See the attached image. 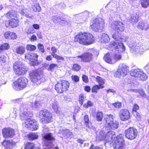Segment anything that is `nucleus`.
I'll list each match as a JSON object with an SVG mask.
<instances>
[{
	"label": "nucleus",
	"mask_w": 149,
	"mask_h": 149,
	"mask_svg": "<svg viewBox=\"0 0 149 149\" xmlns=\"http://www.w3.org/2000/svg\"><path fill=\"white\" fill-rule=\"evenodd\" d=\"M112 37L115 40L113 43V48L115 49V52H116V53L117 52L118 54H116L113 56H112L111 54L108 53L103 58V59L106 62L111 64L114 63L120 59L121 56L119 53L125 50V47L123 44L119 40H121V38L116 34L113 35Z\"/></svg>",
	"instance_id": "1"
},
{
	"label": "nucleus",
	"mask_w": 149,
	"mask_h": 149,
	"mask_svg": "<svg viewBox=\"0 0 149 149\" xmlns=\"http://www.w3.org/2000/svg\"><path fill=\"white\" fill-rule=\"evenodd\" d=\"M28 107V105L25 104H22L20 106V118L22 120H25V122L23 123V125L28 130H37L38 127V124L31 120V117L33 114L31 112L28 111L29 109Z\"/></svg>",
	"instance_id": "2"
},
{
	"label": "nucleus",
	"mask_w": 149,
	"mask_h": 149,
	"mask_svg": "<svg viewBox=\"0 0 149 149\" xmlns=\"http://www.w3.org/2000/svg\"><path fill=\"white\" fill-rule=\"evenodd\" d=\"M75 41L80 44L87 45L93 43L94 41L93 35L86 33H81L77 35L75 38Z\"/></svg>",
	"instance_id": "3"
},
{
	"label": "nucleus",
	"mask_w": 149,
	"mask_h": 149,
	"mask_svg": "<svg viewBox=\"0 0 149 149\" xmlns=\"http://www.w3.org/2000/svg\"><path fill=\"white\" fill-rule=\"evenodd\" d=\"M105 26L104 20L100 18L94 19L91 23L90 28L93 31L96 32H101Z\"/></svg>",
	"instance_id": "4"
},
{
	"label": "nucleus",
	"mask_w": 149,
	"mask_h": 149,
	"mask_svg": "<svg viewBox=\"0 0 149 149\" xmlns=\"http://www.w3.org/2000/svg\"><path fill=\"white\" fill-rule=\"evenodd\" d=\"M130 51L135 54H142L145 50L148 49V47H145L141 42H135L133 45H130Z\"/></svg>",
	"instance_id": "5"
},
{
	"label": "nucleus",
	"mask_w": 149,
	"mask_h": 149,
	"mask_svg": "<svg viewBox=\"0 0 149 149\" xmlns=\"http://www.w3.org/2000/svg\"><path fill=\"white\" fill-rule=\"evenodd\" d=\"M113 115L111 114L107 115L105 116L106 128L107 130L109 129L115 130L118 127V122L116 121L113 122Z\"/></svg>",
	"instance_id": "6"
},
{
	"label": "nucleus",
	"mask_w": 149,
	"mask_h": 149,
	"mask_svg": "<svg viewBox=\"0 0 149 149\" xmlns=\"http://www.w3.org/2000/svg\"><path fill=\"white\" fill-rule=\"evenodd\" d=\"M28 82V80L26 78L21 77L13 83V88L17 91L22 90L26 87Z\"/></svg>",
	"instance_id": "7"
},
{
	"label": "nucleus",
	"mask_w": 149,
	"mask_h": 149,
	"mask_svg": "<svg viewBox=\"0 0 149 149\" xmlns=\"http://www.w3.org/2000/svg\"><path fill=\"white\" fill-rule=\"evenodd\" d=\"M13 69L15 74L18 75H23L26 74L28 68L20 62H15L13 64Z\"/></svg>",
	"instance_id": "8"
},
{
	"label": "nucleus",
	"mask_w": 149,
	"mask_h": 149,
	"mask_svg": "<svg viewBox=\"0 0 149 149\" xmlns=\"http://www.w3.org/2000/svg\"><path fill=\"white\" fill-rule=\"evenodd\" d=\"M39 117L40 118V121L43 124L49 123L52 120V117L51 113L46 109L42 110L40 112Z\"/></svg>",
	"instance_id": "9"
},
{
	"label": "nucleus",
	"mask_w": 149,
	"mask_h": 149,
	"mask_svg": "<svg viewBox=\"0 0 149 149\" xmlns=\"http://www.w3.org/2000/svg\"><path fill=\"white\" fill-rule=\"evenodd\" d=\"M69 85V82L67 81H60L55 85V89L58 93H61L68 90Z\"/></svg>",
	"instance_id": "10"
},
{
	"label": "nucleus",
	"mask_w": 149,
	"mask_h": 149,
	"mask_svg": "<svg viewBox=\"0 0 149 149\" xmlns=\"http://www.w3.org/2000/svg\"><path fill=\"white\" fill-rule=\"evenodd\" d=\"M130 74L131 76L137 77L139 80H146L147 78L146 74L141 70L138 68L132 70Z\"/></svg>",
	"instance_id": "11"
},
{
	"label": "nucleus",
	"mask_w": 149,
	"mask_h": 149,
	"mask_svg": "<svg viewBox=\"0 0 149 149\" xmlns=\"http://www.w3.org/2000/svg\"><path fill=\"white\" fill-rule=\"evenodd\" d=\"M89 16V12L87 11L83 13L74 15L73 19L78 21L81 23H83L86 22L87 20L88 17Z\"/></svg>",
	"instance_id": "12"
},
{
	"label": "nucleus",
	"mask_w": 149,
	"mask_h": 149,
	"mask_svg": "<svg viewBox=\"0 0 149 149\" xmlns=\"http://www.w3.org/2000/svg\"><path fill=\"white\" fill-rule=\"evenodd\" d=\"M111 29L118 33L120 31H123L125 29V24L122 22L119 21H114L111 24Z\"/></svg>",
	"instance_id": "13"
},
{
	"label": "nucleus",
	"mask_w": 149,
	"mask_h": 149,
	"mask_svg": "<svg viewBox=\"0 0 149 149\" xmlns=\"http://www.w3.org/2000/svg\"><path fill=\"white\" fill-rule=\"evenodd\" d=\"M137 130L132 127H130L125 131V136L128 139L132 140L136 138L137 134Z\"/></svg>",
	"instance_id": "14"
},
{
	"label": "nucleus",
	"mask_w": 149,
	"mask_h": 149,
	"mask_svg": "<svg viewBox=\"0 0 149 149\" xmlns=\"http://www.w3.org/2000/svg\"><path fill=\"white\" fill-rule=\"evenodd\" d=\"M31 81L36 83L37 84H40V81L42 75L38 73L37 70H33L30 74Z\"/></svg>",
	"instance_id": "15"
},
{
	"label": "nucleus",
	"mask_w": 149,
	"mask_h": 149,
	"mask_svg": "<svg viewBox=\"0 0 149 149\" xmlns=\"http://www.w3.org/2000/svg\"><path fill=\"white\" fill-rule=\"evenodd\" d=\"M128 71V66L124 64H121L119 65L116 74L118 77L121 76L124 77L127 74Z\"/></svg>",
	"instance_id": "16"
},
{
	"label": "nucleus",
	"mask_w": 149,
	"mask_h": 149,
	"mask_svg": "<svg viewBox=\"0 0 149 149\" xmlns=\"http://www.w3.org/2000/svg\"><path fill=\"white\" fill-rule=\"evenodd\" d=\"M123 136V135L122 134H120L116 136L115 141L113 144L114 148L116 149H123V143L124 141Z\"/></svg>",
	"instance_id": "17"
},
{
	"label": "nucleus",
	"mask_w": 149,
	"mask_h": 149,
	"mask_svg": "<svg viewBox=\"0 0 149 149\" xmlns=\"http://www.w3.org/2000/svg\"><path fill=\"white\" fill-rule=\"evenodd\" d=\"M43 138L46 141V143L45 144L48 148H50L52 147V143L51 141L55 140L53 134L52 133H48L46 134L43 136Z\"/></svg>",
	"instance_id": "18"
},
{
	"label": "nucleus",
	"mask_w": 149,
	"mask_h": 149,
	"mask_svg": "<svg viewBox=\"0 0 149 149\" xmlns=\"http://www.w3.org/2000/svg\"><path fill=\"white\" fill-rule=\"evenodd\" d=\"M3 137L5 138L12 137L14 135V130L10 128H4L2 131Z\"/></svg>",
	"instance_id": "19"
},
{
	"label": "nucleus",
	"mask_w": 149,
	"mask_h": 149,
	"mask_svg": "<svg viewBox=\"0 0 149 149\" xmlns=\"http://www.w3.org/2000/svg\"><path fill=\"white\" fill-rule=\"evenodd\" d=\"M119 114L120 118L123 121H126L130 118V113L126 109H123L120 110Z\"/></svg>",
	"instance_id": "20"
},
{
	"label": "nucleus",
	"mask_w": 149,
	"mask_h": 149,
	"mask_svg": "<svg viewBox=\"0 0 149 149\" xmlns=\"http://www.w3.org/2000/svg\"><path fill=\"white\" fill-rule=\"evenodd\" d=\"M93 55L89 52H87L84 53L82 55L77 56V58L81 59V61L85 62H89L93 59Z\"/></svg>",
	"instance_id": "21"
},
{
	"label": "nucleus",
	"mask_w": 149,
	"mask_h": 149,
	"mask_svg": "<svg viewBox=\"0 0 149 149\" xmlns=\"http://www.w3.org/2000/svg\"><path fill=\"white\" fill-rule=\"evenodd\" d=\"M2 144L4 146L5 149H13L15 146L16 143L12 140H5L2 142Z\"/></svg>",
	"instance_id": "22"
},
{
	"label": "nucleus",
	"mask_w": 149,
	"mask_h": 149,
	"mask_svg": "<svg viewBox=\"0 0 149 149\" xmlns=\"http://www.w3.org/2000/svg\"><path fill=\"white\" fill-rule=\"evenodd\" d=\"M116 136L115 132L113 131H109L105 135V142H113L115 139Z\"/></svg>",
	"instance_id": "23"
},
{
	"label": "nucleus",
	"mask_w": 149,
	"mask_h": 149,
	"mask_svg": "<svg viewBox=\"0 0 149 149\" xmlns=\"http://www.w3.org/2000/svg\"><path fill=\"white\" fill-rule=\"evenodd\" d=\"M149 28L148 22L146 20H142L139 22L137 25V28L141 30L146 31Z\"/></svg>",
	"instance_id": "24"
},
{
	"label": "nucleus",
	"mask_w": 149,
	"mask_h": 149,
	"mask_svg": "<svg viewBox=\"0 0 149 149\" xmlns=\"http://www.w3.org/2000/svg\"><path fill=\"white\" fill-rule=\"evenodd\" d=\"M25 58L27 59H29L31 62L32 63V65L34 66L36 65V62L37 60L38 55L35 54H27L25 56Z\"/></svg>",
	"instance_id": "25"
},
{
	"label": "nucleus",
	"mask_w": 149,
	"mask_h": 149,
	"mask_svg": "<svg viewBox=\"0 0 149 149\" xmlns=\"http://www.w3.org/2000/svg\"><path fill=\"white\" fill-rule=\"evenodd\" d=\"M59 133H62L65 138H71L73 136V134L69 130L63 129L60 130Z\"/></svg>",
	"instance_id": "26"
},
{
	"label": "nucleus",
	"mask_w": 149,
	"mask_h": 149,
	"mask_svg": "<svg viewBox=\"0 0 149 149\" xmlns=\"http://www.w3.org/2000/svg\"><path fill=\"white\" fill-rule=\"evenodd\" d=\"M18 21L15 19L12 18L11 19L7 22L6 23V26H10L12 28H14L17 27L18 25Z\"/></svg>",
	"instance_id": "27"
},
{
	"label": "nucleus",
	"mask_w": 149,
	"mask_h": 149,
	"mask_svg": "<svg viewBox=\"0 0 149 149\" xmlns=\"http://www.w3.org/2000/svg\"><path fill=\"white\" fill-rule=\"evenodd\" d=\"M105 135L103 131H100L97 133L96 140L99 141H104L105 142Z\"/></svg>",
	"instance_id": "28"
},
{
	"label": "nucleus",
	"mask_w": 149,
	"mask_h": 149,
	"mask_svg": "<svg viewBox=\"0 0 149 149\" xmlns=\"http://www.w3.org/2000/svg\"><path fill=\"white\" fill-rule=\"evenodd\" d=\"M19 12L22 15L25 16L26 17L33 18V16L29 15L28 14L27 11V10L25 9L24 7L20 6L19 7Z\"/></svg>",
	"instance_id": "29"
},
{
	"label": "nucleus",
	"mask_w": 149,
	"mask_h": 149,
	"mask_svg": "<svg viewBox=\"0 0 149 149\" xmlns=\"http://www.w3.org/2000/svg\"><path fill=\"white\" fill-rule=\"evenodd\" d=\"M50 105L54 110L57 113H58V102L54 100H52L50 102Z\"/></svg>",
	"instance_id": "30"
},
{
	"label": "nucleus",
	"mask_w": 149,
	"mask_h": 149,
	"mask_svg": "<svg viewBox=\"0 0 149 149\" xmlns=\"http://www.w3.org/2000/svg\"><path fill=\"white\" fill-rule=\"evenodd\" d=\"M96 81L98 83L99 86L101 88H104L103 85L104 84L105 80L101 77L97 76L96 78Z\"/></svg>",
	"instance_id": "31"
},
{
	"label": "nucleus",
	"mask_w": 149,
	"mask_h": 149,
	"mask_svg": "<svg viewBox=\"0 0 149 149\" xmlns=\"http://www.w3.org/2000/svg\"><path fill=\"white\" fill-rule=\"evenodd\" d=\"M25 52V47L23 46L18 47L15 49V52L20 55L23 54Z\"/></svg>",
	"instance_id": "32"
},
{
	"label": "nucleus",
	"mask_w": 149,
	"mask_h": 149,
	"mask_svg": "<svg viewBox=\"0 0 149 149\" xmlns=\"http://www.w3.org/2000/svg\"><path fill=\"white\" fill-rule=\"evenodd\" d=\"M127 91L135 92H138L143 97H145L146 94L145 93L144 91L141 89H128Z\"/></svg>",
	"instance_id": "33"
},
{
	"label": "nucleus",
	"mask_w": 149,
	"mask_h": 149,
	"mask_svg": "<svg viewBox=\"0 0 149 149\" xmlns=\"http://www.w3.org/2000/svg\"><path fill=\"white\" fill-rule=\"evenodd\" d=\"M101 41L102 42H107L110 40L109 36L105 33H102L101 35Z\"/></svg>",
	"instance_id": "34"
},
{
	"label": "nucleus",
	"mask_w": 149,
	"mask_h": 149,
	"mask_svg": "<svg viewBox=\"0 0 149 149\" xmlns=\"http://www.w3.org/2000/svg\"><path fill=\"white\" fill-rule=\"evenodd\" d=\"M52 19L53 20L54 23H57L60 22V21H62L64 22H66V20L65 19H61L59 16H55L52 17Z\"/></svg>",
	"instance_id": "35"
},
{
	"label": "nucleus",
	"mask_w": 149,
	"mask_h": 149,
	"mask_svg": "<svg viewBox=\"0 0 149 149\" xmlns=\"http://www.w3.org/2000/svg\"><path fill=\"white\" fill-rule=\"evenodd\" d=\"M38 135L36 133H30L28 135V138L30 140H33L38 138Z\"/></svg>",
	"instance_id": "36"
},
{
	"label": "nucleus",
	"mask_w": 149,
	"mask_h": 149,
	"mask_svg": "<svg viewBox=\"0 0 149 149\" xmlns=\"http://www.w3.org/2000/svg\"><path fill=\"white\" fill-rule=\"evenodd\" d=\"M10 47V45L8 43H4L0 45V50H3L8 49Z\"/></svg>",
	"instance_id": "37"
},
{
	"label": "nucleus",
	"mask_w": 149,
	"mask_h": 149,
	"mask_svg": "<svg viewBox=\"0 0 149 149\" xmlns=\"http://www.w3.org/2000/svg\"><path fill=\"white\" fill-rule=\"evenodd\" d=\"M141 4L143 7L147 8L149 5V0H142Z\"/></svg>",
	"instance_id": "38"
},
{
	"label": "nucleus",
	"mask_w": 149,
	"mask_h": 149,
	"mask_svg": "<svg viewBox=\"0 0 149 149\" xmlns=\"http://www.w3.org/2000/svg\"><path fill=\"white\" fill-rule=\"evenodd\" d=\"M139 16L136 14H134L131 18V21L132 23L137 22L138 21Z\"/></svg>",
	"instance_id": "39"
},
{
	"label": "nucleus",
	"mask_w": 149,
	"mask_h": 149,
	"mask_svg": "<svg viewBox=\"0 0 149 149\" xmlns=\"http://www.w3.org/2000/svg\"><path fill=\"white\" fill-rule=\"evenodd\" d=\"M34 144L33 143H27L25 147V149H33Z\"/></svg>",
	"instance_id": "40"
},
{
	"label": "nucleus",
	"mask_w": 149,
	"mask_h": 149,
	"mask_svg": "<svg viewBox=\"0 0 149 149\" xmlns=\"http://www.w3.org/2000/svg\"><path fill=\"white\" fill-rule=\"evenodd\" d=\"M93 103L90 100H88L86 103L84 104L83 107L86 108H88V107L93 106Z\"/></svg>",
	"instance_id": "41"
},
{
	"label": "nucleus",
	"mask_w": 149,
	"mask_h": 149,
	"mask_svg": "<svg viewBox=\"0 0 149 149\" xmlns=\"http://www.w3.org/2000/svg\"><path fill=\"white\" fill-rule=\"evenodd\" d=\"M103 117V113L101 112H98L97 113L96 118L97 120L98 121H101Z\"/></svg>",
	"instance_id": "42"
},
{
	"label": "nucleus",
	"mask_w": 149,
	"mask_h": 149,
	"mask_svg": "<svg viewBox=\"0 0 149 149\" xmlns=\"http://www.w3.org/2000/svg\"><path fill=\"white\" fill-rule=\"evenodd\" d=\"M32 8L33 10L35 11H38L39 12H40L41 10L40 7L39 5L37 4L34 5L33 6Z\"/></svg>",
	"instance_id": "43"
},
{
	"label": "nucleus",
	"mask_w": 149,
	"mask_h": 149,
	"mask_svg": "<svg viewBox=\"0 0 149 149\" xmlns=\"http://www.w3.org/2000/svg\"><path fill=\"white\" fill-rule=\"evenodd\" d=\"M84 97V95L82 94H81L79 95V102L81 105L83 104V102L85 101Z\"/></svg>",
	"instance_id": "44"
},
{
	"label": "nucleus",
	"mask_w": 149,
	"mask_h": 149,
	"mask_svg": "<svg viewBox=\"0 0 149 149\" xmlns=\"http://www.w3.org/2000/svg\"><path fill=\"white\" fill-rule=\"evenodd\" d=\"M84 120L86 123V126L88 127V128H90V127L89 125V120L88 117L87 115H86L84 117Z\"/></svg>",
	"instance_id": "45"
},
{
	"label": "nucleus",
	"mask_w": 149,
	"mask_h": 149,
	"mask_svg": "<svg viewBox=\"0 0 149 149\" xmlns=\"http://www.w3.org/2000/svg\"><path fill=\"white\" fill-rule=\"evenodd\" d=\"M145 88H146V90L148 93V94L149 95V83H148L146 85H145ZM144 97L146 98L147 100H148L149 101V95H145V97Z\"/></svg>",
	"instance_id": "46"
},
{
	"label": "nucleus",
	"mask_w": 149,
	"mask_h": 149,
	"mask_svg": "<svg viewBox=\"0 0 149 149\" xmlns=\"http://www.w3.org/2000/svg\"><path fill=\"white\" fill-rule=\"evenodd\" d=\"M81 68L80 65L77 64H74L73 65L72 68V70L75 71H78L80 70Z\"/></svg>",
	"instance_id": "47"
},
{
	"label": "nucleus",
	"mask_w": 149,
	"mask_h": 149,
	"mask_svg": "<svg viewBox=\"0 0 149 149\" xmlns=\"http://www.w3.org/2000/svg\"><path fill=\"white\" fill-rule=\"evenodd\" d=\"M26 48L28 50L33 51L35 50L36 49V46L34 45H27Z\"/></svg>",
	"instance_id": "48"
},
{
	"label": "nucleus",
	"mask_w": 149,
	"mask_h": 149,
	"mask_svg": "<svg viewBox=\"0 0 149 149\" xmlns=\"http://www.w3.org/2000/svg\"><path fill=\"white\" fill-rule=\"evenodd\" d=\"M101 88L100 86L97 85H95L93 86L92 88V91L93 92H97V91Z\"/></svg>",
	"instance_id": "49"
},
{
	"label": "nucleus",
	"mask_w": 149,
	"mask_h": 149,
	"mask_svg": "<svg viewBox=\"0 0 149 149\" xmlns=\"http://www.w3.org/2000/svg\"><path fill=\"white\" fill-rule=\"evenodd\" d=\"M34 32V30L33 28L31 26L29 27L28 29L26 31V33L27 34H29L30 33H32Z\"/></svg>",
	"instance_id": "50"
},
{
	"label": "nucleus",
	"mask_w": 149,
	"mask_h": 149,
	"mask_svg": "<svg viewBox=\"0 0 149 149\" xmlns=\"http://www.w3.org/2000/svg\"><path fill=\"white\" fill-rule=\"evenodd\" d=\"M38 48L39 50L43 53L45 52L44 46L42 44H39L38 46Z\"/></svg>",
	"instance_id": "51"
},
{
	"label": "nucleus",
	"mask_w": 149,
	"mask_h": 149,
	"mask_svg": "<svg viewBox=\"0 0 149 149\" xmlns=\"http://www.w3.org/2000/svg\"><path fill=\"white\" fill-rule=\"evenodd\" d=\"M11 32L9 31L5 32L4 34L5 37L6 39H10Z\"/></svg>",
	"instance_id": "52"
},
{
	"label": "nucleus",
	"mask_w": 149,
	"mask_h": 149,
	"mask_svg": "<svg viewBox=\"0 0 149 149\" xmlns=\"http://www.w3.org/2000/svg\"><path fill=\"white\" fill-rule=\"evenodd\" d=\"M16 109H14L13 112L10 115V117L13 118H15L17 116Z\"/></svg>",
	"instance_id": "53"
},
{
	"label": "nucleus",
	"mask_w": 149,
	"mask_h": 149,
	"mask_svg": "<svg viewBox=\"0 0 149 149\" xmlns=\"http://www.w3.org/2000/svg\"><path fill=\"white\" fill-rule=\"evenodd\" d=\"M53 57L58 60H64V58L61 56H59L57 54H53Z\"/></svg>",
	"instance_id": "54"
},
{
	"label": "nucleus",
	"mask_w": 149,
	"mask_h": 149,
	"mask_svg": "<svg viewBox=\"0 0 149 149\" xmlns=\"http://www.w3.org/2000/svg\"><path fill=\"white\" fill-rule=\"evenodd\" d=\"M115 107L117 108H120L122 106V103L121 102H118L113 104Z\"/></svg>",
	"instance_id": "55"
},
{
	"label": "nucleus",
	"mask_w": 149,
	"mask_h": 149,
	"mask_svg": "<svg viewBox=\"0 0 149 149\" xmlns=\"http://www.w3.org/2000/svg\"><path fill=\"white\" fill-rule=\"evenodd\" d=\"M4 77H0V86L2 84H5L6 81V80L4 79Z\"/></svg>",
	"instance_id": "56"
},
{
	"label": "nucleus",
	"mask_w": 149,
	"mask_h": 149,
	"mask_svg": "<svg viewBox=\"0 0 149 149\" xmlns=\"http://www.w3.org/2000/svg\"><path fill=\"white\" fill-rule=\"evenodd\" d=\"M71 77L72 80L75 82H77L79 81V77L77 75H73Z\"/></svg>",
	"instance_id": "57"
},
{
	"label": "nucleus",
	"mask_w": 149,
	"mask_h": 149,
	"mask_svg": "<svg viewBox=\"0 0 149 149\" xmlns=\"http://www.w3.org/2000/svg\"><path fill=\"white\" fill-rule=\"evenodd\" d=\"M0 61L3 63H5L6 61V57L3 55H1L0 57Z\"/></svg>",
	"instance_id": "58"
},
{
	"label": "nucleus",
	"mask_w": 149,
	"mask_h": 149,
	"mask_svg": "<svg viewBox=\"0 0 149 149\" xmlns=\"http://www.w3.org/2000/svg\"><path fill=\"white\" fill-rule=\"evenodd\" d=\"M15 15H13L12 13L9 12L6 14V17L8 18L10 17L12 18L14 17Z\"/></svg>",
	"instance_id": "59"
},
{
	"label": "nucleus",
	"mask_w": 149,
	"mask_h": 149,
	"mask_svg": "<svg viewBox=\"0 0 149 149\" xmlns=\"http://www.w3.org/2000/svg\"><path fill=\"white\" fill-rule=\"evenodd\" d=\"M83 81L85 83H87L88 82V77L85 75H83L82 77Z\"/></svg>",
	"instance_id": "60"
},
{
	"label": "nucleus",
	"mask_w": 149,
	"mask_h": 149,
	"mask_svg": "<svg viewBox=\"0 0 149 149\" xmlns=\"http://www.w3.org/2000/svg\"><path fill=\"white\" fill-rule=\"evenodd\" d=\"M57 66V65L56 64H52L49 65V70H52Z\"/></svg>",
	"instance_id": "61"
},
{
	"label": "nucleus",
	"mask_w": 149,
	"mask_h": 149,
	"mask_svg": "<svg viewBox=\"0 0 149 149\" xmlns=\"http://www.w3.org/2000/svg\"><path fill=\"white\" fill-rule=\"evenodd\" d=\"M40 105V102L38 101H36L34 103V105L33 106V107L37 108L39 107Z\"/></svg>",
	"instance_id": "62"
},
{
	"label": "nucleus",
	"mask_w": 149,
	"mask_h": 149,
	"mask_svg": "<svg viewBox=\"0 0 149 149\" xmlns=\"http://www.w3.org/2000/svg\"><path fill=\"white\" fill-rule=\"evenodd\" d=\"M51 51L52 52V53L51 54L52 55V56H53V57L54 54H55V53L57 51V49L54 47H52L51 49Z\"/></svg>",
	"instance_id": "63"
},
{
	"label": "nucleus",
	"mask_w": 149,
	"mask_h": 149,
	"mask_svg": "<svg viewBox=\"0 0 149 149\" xmlns=\"http://www.w3.org/2000/svg\"><path fill=\"white\" fill-rule=\"evenodd\" d=\"M10 39H14L16 38V35L15 33L13 32H11Z\"/></svg>",
	"instance_id": "64"
}]
</instances>
